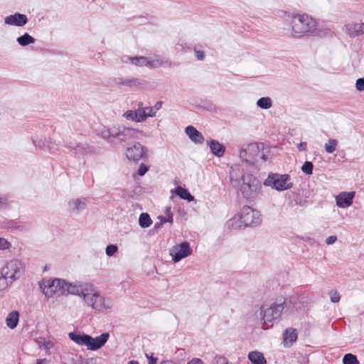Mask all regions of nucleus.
I'll list each match as a JSON object with an SVG mask.
<instances>
[{"label": "nucleus", "instance_id": "f257e3e1", "mask_svg": "<svg viewBox=\"0 0 364 364\" xmlns=\"http://www.w3.org/2000/svg\"><path fill=\"white\" fill-rule=\"evenodd\" d=\"M285 30L286 35L294 38L315 36L319 32L316 20L305 14L293 15L291 17L289 27Z\"/></svg>", "mask_w": 364, "mask_h": 364}, {"label": "nucleus", "instance_id": "f03ea898", "mask_svg": "<svg viewBox=\"0 0 364 364\" xmlns=\"http://www.w3.org/2000/svg\"><path fill=\"white\" fill-rule=\"evenodd\" d=\"M261 214L258 210L245 205L238 214L228 220V225L229 228L237 230L248 226L257 225L261 223Z\"/></svg>", "mask_w": 364, "mask_h": 364}, {"label": "nucleus", "instance_id": "7ed1b4c3", "mask_svg": "<svg viewBox=\"0 0 364 364\" xmlns=\"http://www.w3.org/2000/svg\"><path fill=\"white\" fill-rule=\"evenodd\" d=\"M98 135L107 141L111 139H118L121 141H128L132 139H139L141 135V132L124 126H112L110 128L103 127L100 131Z\"/></svg>", "mask_w": 364, "mask_h": 364}, {"label": "nucleus", "instance_id": "20e7f679", "mask_svg": "<svg viewBox=\"0 0 364 364\" xmlns=\"http://www.w3.org/2000/svg\"><path fill=\"white\" fill-rule=\"evenodd\" d=\"M68 336L75 343L85 346L88 350H97L105 346L109 338V334L108 333H103L99 336L92 338L91 336L85 333L70 332Z\"/></svg>", "mask_w": 364, "mask_h": 364}, {"label": "nucleus", "instance_id": "39448f33", "mask_svg": "<svg viewBox=\"0 0 364 364\" xmlns=\"http://www.w3.org/2000/svg\"><path fill=\"white\" fill-rule=\"evenodd\" d=\"M284 304H264L259 309V318L262 321V328L268 329L273 326L274 321L279 319L284 310Z\"/></svg>", "mask_w": 364, "mask_h": 364}, {"label": "nucleus", "instance_id": "423d86ee", "mask_svg": "<svg viewBox=\"0 0 364 364\" xmlns=\"http://www.w3.org/2000/svg\"><path fill=\"white\" fill-rule=\"evenodd\" d=\"M240 158L245 163L256 165L260 161H266L265 155L261 151L257 143H250L243 146L240 151Z\"/></svg>", "mask_w": 364, "mask_h": 364}, {"label": "nucleus", "instance_id": "0eeeda50", "mask_svg": "<svg viewBox=\"0 0 364 364\" xmlns=\"http://www.w3.org/2000/svg\"><path fill=\"white\" fill-rule=\"evenodd\" d=\"M242 181L240 191L244 198L250 199L258 196L262 185L255 176L252 174H245L242 176Z\"/></svg>", "mask_w": 364, "mask_h": 364}, {"label": "nucleus", "instance_id": "6e6552de", "mask_svg": "<svg viewBox=\"0 0 364 364\" xmlns=\"http://www.w3.org/2000/svg\"><path fill=\"white\" fill-rule=\"evenodd\" d=\"M82 299L88 306L96 311L109 309L112 306V301L105 298L97 291H86L85 294H83Z\"/></svg>", "mask_w": 364, "mask_h": 364}, {"label": "nucleus", "instance_id": "1a4fd4ad", "mask_svg": "<svg viewBox=\"0 0 364 364\" xmlns=\"http://www.w3.org/2000/svg\"><path fill=\"white\" fill-rule=\"evenodd\" d=\"M266 186H271L278 191H284L291 189L293 183L289 174H279L271 173L264 182Z\"/></svg>", "mask_w": 364, "mask_h": 364}, {"label": "nucleus", "instance_id": "9d476101", "mask_svg": "<svg viewBox=\"0 0 364 364\" xmlns=\"http://www.w3.org/2000/svg\"><path fill=\"white\" fill-rule=\"evenodd\" d=\"M156 112L153 107H143V102L138 103V108L135 110H128L123 114V117L127 120L136 122H144L148 117L156 116Z\"/></svg>", "mask_w": 364, "mask_h": 364}, {"label": "nucleus", "instance_id": "9b49d317", "mask_svg": "<svg viewBox=\"0 0 364 364\" xmlns=\"http://www.w3.org/2000/svg\"><path fill=\"white\" fill-rule=\"evenodd\" d=\"M24 272L23 264L18 259H11L1 268V274L10 279V284L18 279Z\"/></svg>", "mask_w": 364, "mask_h": 364}, {"label": "nucleus", "instance_id": "f8f14e48", "mask_svg": "<svg viewBox=\"0 0 364 364\" xmlns=\"http://www.w3.org/2000/svg\"><path fill=\"white\" fill-rule=\"evenodd\" d=\"M63 280L60 279L43 280L40 284L43 293L47 297H52L55 294L63 295Z\"/></svg>", "mask_w": 364, "mask_h": 364}, {"label": "nucleus", "instance_id": "ddd939ff", "mask_svg": "<svg viewBox=\"0 0 364 364\" xmlns=\"http://www.w3.org/2000/svg\"><path fill=\"white\" fill-rule=\"evenodd\" d=\"M91 287L92 285L87 283H70L63 280V294H71L83 298V294H85L86 291H90Z\"/></svg>", "mask_w": 364, "mask_h": 364}, {"label": "nucleus", "instance_id": "4468645a", "mask_svg": "<svg viewBox=\"0 0 364 364\" xmlns=\"http://www.w3.org/2000/svg\"><path fill=\"white\" fill-rule=\"evenodd\" d=\"M192 254V250L188 242H183L179 245L173 246L169 250V255L174 262H178L182 259L188 257Z\"/></svg>", "mask_w": 364, "mask_h": 364}, {"label": "nucleus", "instance_id": "2eb2a0df", "mask_svg": "<svg viewBox=\"0 0 364 364\" xmlns=\"http://www.w3.org/2000/svg\"><path fill=\"white\" fill-rule=\"evenodd\" d=\"M125 154L129 161H138L147 158V149L137 142L127 147Z\"/></svg>", "mask_w": 364, "mask_h": 364}, {"label": "nucleus", "instance_id": "dca6fc26", "mask_svg": "<svg viewBox=\"0 0 364 364\" xmlns=\"http://www.w3.org/2000/svg\"><path fill=\"white\" fill-rule=\"evenodd\" d=\"M65 146L69 149L74 150L75 155L78 158L84 157L95 152L94 147L86 143L78 144L75 146L68 144Z\"/></svg>", "mask_w": 364, "mask_h": 364}, {"label": "nucleus", "instance_id": "f3484780", "mask_svg": "<svg viewBox=\"0 0 364 364\" xmlns=\"http://www.w3.org/2000/svg\"><path fill=\"white\" fill-rule=\"evenodd\" d=\"M355 192H341L336 196V205L341 208H346L353 203Z\"/></svg>", "mask_w": 364, "mask_h": 364}, {"label": "nucleus", "instance_id": "a211bd4d", "mask_svg": "<svg viewBox=\"0 0 364 364\" xmlns=\"http://www.w3.org/2000/svg\"><path fill=\"white\" fill-rule=\"evenodd\" d=\"M28 22L26 15L20 13H15L14 14L7 16L4 18L5 24L16 26H23Z\"/></svg>", "mask_w": 364, "mask_h": 364}, {"label": "nucleus", "instance_id": "6ab92c4d", "mask_svg": "<svg viewBox=\"0 0 364 364\" xmlns=\"http://www.w3.org/2000/svg\"><path fill=\"white\" fill-rule=\"evenodd\" d=\"M68 207L70 210L75 213L78 214L83 211L87 208V201L85 198H74L68 202Z\"/></svg>", "mask_w": 364, "mask_h": 364}, {"label": "nucleus", "instance_id": "aec40b11", "mask_svg": "<svg viewBox=\"0 0 364 364\" xmlns=\"http://www.w3.org/2000/svg\"><path fill=\"white\" fill-rule=\"evenodd\" d=\"M168 67L171 68L175 66V63L170 61L168 59H164L160 56H155L154 58H149V68H158L160 67Z\"/></svg>", "mask_w": 364, "mask_h": 364}, {"label": "nucleus", "instance_id": "412c9836", "mask_svg": "<svg viewBox=\"0 0 364 364\" xmlns=\"http://www.w3.org/2000/svg\"><path fill=\"white\" fill-rule=\"evenodd\" d=\"M346 32L350 36H358L364 33V23H348L345 26Z\"/></svg>", "mask_w": 364, "mask_h": 364}, {"label": "nucleus", "instance_id": "4be33fe9", "mask_svg": "<svg viewBox=\"0 0 364 364\" xmlns=\"http://www.w3.org/2000/svg\"><path fill=\"white\" fill-rule=\"evenodd\" d=\"M185 132L193 142L196 144H202L204 141L203 134L194 127L191 125L186 127Z\"/></svg>", "mask_w": 364, "mask_h": 364}, {"label": "nucleus", "instance_id": "5701e85b", "mask_svg": "<svg viewBox=\"0 0 364 364\" xmlns=\"http://www.w3.org/2000/svg\"><path fill=\"white\" fill-rule=\"evenodd\" d=\"M212 154L218 157H222L225 152V146L218 141L210 139L207 141Z\"/></svg>", "mask_w": 364, "mask_h": 364}, {"label": "nucleus", "instance_id": "b1692460", "mask_svg": "<svg viewBox=\"0 0 364 364\" xmlns=\"http://www.w3.org/2000/svg\"><path fill=\"white\" fill-rule=\"evenodd\" d=\"M296 330L293 328H287L283 333L284 343L285 345H291L297 339Z\"/></svg>", "mask_w": 364, "mask_h": 364}, {"label": "nucleus", "instance_id": "393cba45", "mask_svg": "<svg viewBox=\"0 0 364 364\" xmlns=\"http://www.w3.org/2000/svg\"><path fill=\"white\" fill-rule=\"evenodd\" d=\"M19 321V313L18 311H12L6 318V324L10 329H14Z\"/></svg>", "mask_w": 364, "mask_h": 364}, {"label": "nucleus", "instance_id": "a878e982", "mask_svg": "<svg viewBox=\"0 0 364 364\" xmlns=\"http://www.w3.org/2000/svg\"><path fill=\"white\" fill-rule=\"evenodd\" d=\"M249 360L252 364H267L263 354L258 351H252L248 355Z\"/></svg>", "mask_w": 364, "mask_h": 364}, {"label": "nucleus", "instance_id": "bb28decb", "mask_svg": "<svg viewBox=\"0 0 364 364\" xmlns=\"http://www.w3.org/2000/svg\"><path fill=\"white\" fill-rule=\"evenodd\" d=\"M146 84V81L141 78L129 77L125 79V87H140Z\"/></svg>", "mask_w": 364, "mask_h": 364}, {"label": "nucleus", "instance_id": "cd10ccee", "mask_svg": "<svg viewBox=\"0 0 364 364\" xmlns=\"http://www.w3.org/2000/svg\"><path fill=\"white\" fill-rule=\"evenodd\" d=\"M129 60L133 65L136 66H146L149 68V58L145 56H135L129 58Z\"/></svg>", "mask_w": 364, "mask_h": 364}, {"label": "nucleus", "instance_id": "c85d7f7f", "mask_svg": "<svg viewBox=\"0 0 364 364\" xmlns=\"http://www.w3.org/2000/svg\"><path fill=\"white\" fill-rule=\"evenodd\" d=\"M175 192L183 200H186L188 202L194 200V196H192L187 189L181 186H178L176 188Z\"/></svg>", "mask_w": 364, "mask_h": 364}, {"label": "nucleus", "instance_id": "c756f323", "mask_svg": "<svg viewBox=\"0 0 364 364\" xmlns=\"http://www.w3.org/2000/svg\"><path fill=\"white\" fill-rule=\"evenodd\" d=\"M16 41L21 46H26L29 44L34 43L36 39L28 33H25L23 35L18 37Z\"/></svg>", "mask_w": 364, "mask_h": 364}, {"label": "nucleus", "instance_id": "7c9ffc66", "mask_svg": "<svg viewBox=\"0 0 364 364\" xmlns=\"http://www.w3.org/2000/svg\"><path fill=\"white\" fill-rule=\"evenodd\" d=\"M152 223L150 215L146 213H143L139 215V224L141 228H147Z\"/></svg>", "mask_w": 364, "mask_h": 364}, {"label": "nucleus", "instance_id": "2f4dec72", "mask_svg": "<svg viewBox=\"0 0 364 364\" xmlns=\"http://www.w3.org/2000/svg\"><path fill=\"white\" fill-rule=\"evenodd\" d=\"M257 105L261 109H268L272 106V100L269 97H263L257 101Z\"/></svg>", "mask_w": 364, "mask_h": 364}, {"label": "nucleus", "instance_id": "473e14b6", "mask_svg": "<svg viewBox=\"0 0 364 364\" xmlns=\"http://www.w3.org/2000/svg\"><path fill=\"white\" fill-rule=\"evenodd\" d=\"M337 145L338 141L336 139H329L324 145L325 150L327 153L332 154L336 151Z\"/></svg>", "mask_w": 364, "mask_h": 364}, {"label": "nucleus", "instance_id": "72a5a7b5", "mask_svg": "<svg viewBox=\"0 0 364 364\" xmlns=\"http://www.w3.org/2000/svg\"><path fill=\"white\" fill-rule=\"evenodd\" d=\"M343 364H360L357 357L351 353H347L343 358Z\"/></svg>", "mask_w": 364, "mask_h": 364}, {"label": "nucleus", "instance_id": "f704fd0d", "mask_svg": "<svg viewBox=\"0 0 364 364\" xmlns=\"http://www.w3.org/2000/svg\"><path fill=\"white\" fill-rule=\"evenodd\" d=\"M31 141L34 146L40 149L46 146V139H43L36 135L31 137Z\"/></svg>", "mask_w": 364, "mask_h": 364}, {"label": "nucleus", "instance_id": "c9c22d12", "mask_svg": "<svg viewBox=\"0 0 364 364\" xmlns=\"http://www.w3.org/2000/svg\"><path fill=\"white\" fill-rule=\"evenodd\" d=\"M177 52H186L191 50V47L185 41L178 42L175 47Z\"/></svg>", "mask_w": 364, "mask_h": 364}, {"label": "nucleus", "instance_id": "e433bc0d", "mask_svg": "<svg viewBox=\"0 0 364 364\" xmlns=\"http://www.w3.org/2000/svg\"><path fill=\"white\" fill-rule=\"evenodd\" d=\"M314 165L311 161H305L301 166V171L307 174L311 175L313 173Z\"/></svg>", "mask_w": 364, "mask_h": 364}, {"label": "nucleus", "instance_id": "4c0bfd02", "mask_svg": "<svg viewBox=\"0 0 364 364\" xmlns=\"http://www.w3.org/2000/svg\"><path fill=\"white\" fill-rule=\"evenodd\" d=\"M9 283V278L1 274L0 277V295H1L2 291L7 288Z\"/></svg>", "mask_w": 364, "mask_h": 364}, {"label": "nucleus", "instance_id": "58836bf2", "mask_svg": "<svg viewBox=\"0 0 364 364\" xmlns=\"http://www.w3.org/2000/svg\"><path fill=\"white\" fill-rule=\"evenodd\" d=\"M210 364H228V360L223 355H216L213 358Z\"/></svg>", "mask_w": 364, "mask_h": 364}, {"label": "nucleus", "instance_id": "ea45409f", "mask_svg": "<svg viewBox=\"0 0 364 364\" xmlns=\"http://www.w3.org/2000/svg\"><path fill=\"white\" fill-rule=\"evenodd\" d=\"M11 201L8 196H0V210L7 209L10 206Z\"/></svg>", "mask_w": 364, "mask_h": 364}, {"label": "nucleus", "instance_id": "a19ab883", "mask_svg": "<svg viewBox=\"0 0 364 364\" xmlns=\"http://www.w3.org/2000/svg\"><path fill=\"white\" fill-rule=\"evenodd\" d=\"M118 247L116 245H109L107 246L105 252L108 257L113 256L117 252Z\"/></svg>", "mask_w": 364, "mask_h": 364}, {"label": "nucleus", "instance_id": "79ce46f5", "mask_svg": "<svg viewBox=\"0 0 364 364\" xmlns=\"http://www.w3.org/2000/svg\"><path fill=\"white\" fill-rule=\"evenodd\" d=\"M329 295L331 297V301L333 303H337L340 301V295L336 290H331L329 291Z\"/></svg>", "mask_w": 364, "mask_h": 364}, {"label": "nucleus", "instance_id": "37998d69", "mask_svg": "<svg viewBox=\"0 0 364 364\" xmlns=\"http://www.w3.org/2000/svg\"><path fill=\"white\" fill-rule=\"evenodd\" d=\"M149 166L142 163L139 166L137 173L139 176H142L149 171Z\"/></svg>", "mask_w": 364, "mask_h": 364}, {"label": "nucleus", "instance_id": "c03bdc74", "mask_svg": "<svg viewBox=\"0 0 364 364\" xmlns=\"http://www.w3.org/2000/svg\"><path fill=\"white\" fill-rule=\"evenodd\" d=\"M166 220L170 223H173V213H171V207H166L165 210Z\"/></svg>", "mask_w": 364, "mask_h": 364}, {"label": "nucleus", "instance_id": "a18cd8bd", "mask_svg": "<svg viewBox=\"0 0 364 364\" xmlns=\"http://www.w3.org/2000/svg\"><path fill=\"white\" fill-rule=\"evenodd\" d=\"M355 87L360 92L364 91V77L358 78L356 80Z\"/></svg>", "mask_w": 364, "mask_h": 364}, {"label": "nucleus", "instance_id": "49530a36", "mask_svg": "<svg viewBox=\"0 0 364 364\" xmlns=\"http://www.w3.org/2000/svg\"><path fill=\"white\" fill-rule=\"evenodd\" d=\"M194 53L196 58L198 60H203L205 58V53L203 50H197L196 48H194Z\"/></svg>", "mask_w": 364, "mask_h": 364}, {"label": "nucleus", "instance_id": "de8ad7c7", "mask_svg": "<svg viewBox=\"0 0 364 364\" xmlns=\"http://www.w3.org/2000/svg\"><path fill=\"white\" fill-rule=\"evenodd\" d=\"M159 219H160V222H156L154 224V228L156 230L160 229L164 223H167L166 218H164L163 216L159 217Z\"/></svg>", "mask_w": 364, "mask_h": 364}, {"label": "nucleus", "instance_id": "09e8293b", "mask_svg": "<svg viewBox=\"0 0 364 364\" xmlns=\"http://www.w3.org/2000/svg\"><path fill=\"white\" fill-rule=\"evenodd\" d=\"M9 242L4 238H0V250H6L9 248Z\"/></svg>", "mask_w": 364, "mask_h": 364}, {"label": "nucleus", "instance_id": "8fccbe9b", "mask_svg": "<svg viewBox=\"0 0 364 364\" xmlns=\"http://www.w3.org/2000/svg\"><path fill=\"white\" fill-rule=\"evenodd\" d=\"M125 79L121 77H114L113 81L115 85L125 86Z\"/></svg>", "mask_w": 364, "mask_h": 364}, {"label": "nucleus", "instance_id": "3c124183", "mask_svg": "<svg viewBox=\"0 0 364 364\" xmlns=\"http://www.w3.org/2000/svg\"><path fill=\"white\" fill-rule=\"evenodd\" d=\"M337 240V237L334 235H331L328 237L326 240V243L327 245H332Z\"/></svg>", "mask_w": 364, "mask_h": 364}, {"label": "nucleus", "instance_id": "603ef678", "mask_svg": "<svg viewBox=\"0 0 364 364\" xmlns=\"http://www.w3.org/2000/svg\"><path fill=\"white\" fill-rule=\"evenodd\" d=\"M146 357L149 360V364H156L157 362V358H155L153 356V355H149V354L146 353Z\"/></svg>", "mask_w": 364, "mask_h": 364}, {"label": "nucleus", "instance_id": "864d4df0", "mask_svg": "<svg viewBox=\"0 0 364 364\" xmlns=\"http://www.w3.org/2000/svg\"><path fill=\"white\" fill-rule=\"evenodd\" d=\"M307 147V143L302 141L297 145V148L300 151H305Z\"/></svg>", "mask_w": 364, "mask_h": 364}, {"label": "nucleus", "instance_id": "5fc2aeb1", "mask_svg": "<svg viewBox=\"0 0 364 364\" xmlns=\"http://www.w3.org/2000/svg\"><path fill=\"white\" fill-rule=\"evenodd\" d=\"M187 364H204L203 361L200 358H193L188 362Z\"/></svg>", "mask_w": 364, "mask_h": 364}, {"label": "nucleus", "instance_id": "6e6d98bb", "mask_svg": "<svg viewBox=\"0 0 364 364\" xmlns=\"http://www.w3.org/2000/svg\"><path fill=\"white\" fill-rule=\"evenodd\" d=\"M163 105V102L161 101H157L155 105L153 106V108L154 111L156 112L158 110H159Z\"/></svg>", "mask_w": 364, "mask_h": 364}, {"label": "nucleus", "instance_id": "4d7b16f0", "mask_svg": "<svg viewBox=\"0 0 364 364\" xmlns=\"http://www.w3.org/2000/svg\"><path fill=\"white\" fill-rule=\"evenodd\" d=\"M46 359H38L37 360L36 364H43L44 363H46Z\"/></svg>", "mask_w": 364, "mask_h": 364}, {"label": "nucleus", "instance_id": "13d9d810", "mask_svg": "<svg viewBox=\"0 0 364 364\" xmlns=\"http://www.w3.org/2000/svg\"><path fill=\"white\" fill-rule=\"evenodd\" d=\"M128 364H139V363L136 360H131L128 363Z\"/></svg>", "mask_w": 364, "mask_h": 364}, {"label": "nucleus", "instance_id": "bf43d9fd", "mask_svg": "<svg viewBox=\"0 0 364 364\" xmlns=\"http://www.w3.org/2000/svg\"><path fill=\"white\" fill-rule=\"evenodd\" d=\"M161 364H168V363L167 361H164L161 363Z\"/></svg>", "mask_w": 364, "mask_h": 364}, {"label": "nucleus", "instance_id": "052dcab7", "mask_svg": "<svg viewBox=\"0 0 364 364\" xmlns=\"http://www.w3.org/2000/svg\"><path fill=\"white\" fill-rule=\"evenodd\" d=\"M47 143H49V142H47ZM47 146H48V147L50 149H51V146H50V144H47Z\"/></svg>", "mask_w": 364, "mask_h": 364}]
</instances>
